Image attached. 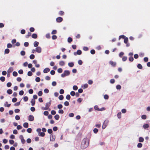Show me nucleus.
<instances>
[{"label": "nucleus", "mask_w": 150, "mask_h": 150, "mask_svg": "<svg viewBox=\"0 0 150 150\" xmlns=\"http://www.w3.org/2000/svg\"><path fill=\"white\" fill-rule=\"evenodd\" d=\"M49 112L47 111H45L44 112V115L47 116L48 115Z\"/></svg>", "instance_id": "61"}, {"label": "nucleus", "mask_w": 150, "mask_h": 150, "mask_svg": "<svg viewBox=\"0 0 150 150\" xmlns=\"http://www.w3.org/2000/svg\"><path fill=\"white\" fill-rule=\"evenodd\" d=\"M34 116L32 115H30L28 116V120L30 121H32L34 120Z\"/></svg>", "instance_id": "5"}, {"label": "nucleus", "mask_w": 150, "mask_h": 150, "mask_svg": "<svg viewBox=\"0 0 150 150\" xmlns=\"http://www.w3.org/2000/svg\"><path fill=\"white\" fill-rule=\"evenodd\" d=\"M68 65L70 67H73L74 65V64L73 62H69L68 63Z\"/></svg>", "instance_id": "27"}, {"label": "nucleus", "mask_w": 150, "mask_h": 150, "mask_svg": "<svg viewBox=\"0 0 150 150\" xmlns=\"http://www.w3.org/2000/svg\"><path fill=\"white\" fill-rule=\"evenodd\" d=\"M21 139V142L23 144H24L25 142V140L24 139L22 135H21L19 137Z\"/></svg>", "instance_id": "4"}, {"label": "nucleus", "mask_w": 150, "mask_h": 150, "mask_svg": "<svg viewBox=\"0 0 150 150\" xmlns=\"http://www.w3.org/2000/svg\"><path fill=\"white\" fill-rule=\"evenodd\" d=\"M109 63L110 65H111L113 67H115L116 65V63L112 61H110L109 62Z\"/></svg>", "instance_id": "10"}, {"label": "nucleus", "mask_w": 150, "mask_h": 150, "mask_svg": "<svg viewBox=\"0 0 150 150\" xmlns=\"http://www.w3.org/2000/svg\"><path fill=\"white\" fill-rule=\"evenodd\" d=\"M64 98V96L62 95H60L59 97V99L61 100H62Z\"/></svg>", "instance_id": "36"}, {"label": "nucleus", "mask_w": 150, "mask_h": 150, "mask_svg": "<svg viewBox=\"0 0 150 150\" xmlns=\"http://www.w3.org/2000/svg\"><path fill=\"white\" fill-rule=\"evenodd\" d=\"M121 87L120 85H117L116 88L117 89H120L121 88Z\"/></svg>", "instance_id": "51"}, {"label": "nucleus", "mask_w": 150, "mask_h": 150, "mask_svg": "<svg viewBox=\"0 0 150 150\" xmlns=\"http://www.w3.org/2000/svg\"><path fill=\"white\" fill-rule=\"evenodd\" d=\"M30 32H33L35 30V29L33 27H31L30 28Z\"/></svg>", "instance_id": "63"}, {"label": "nucleus", "mask_w": 150, "mask_h": 150, "mask_svg": "<svg viewBox=\"0 0 150 150\" xmlns=\"http://www.w3.org/2000/svg\"><path fill=\"white\" fill-rule=\"evenodd\" d=\"M78 87L74 85L73 86V88L74 90H77L78 89Z\"/></svg>", "instance_id": "39"}, {"label": "nucleus", "mask_w": 150, "mask_h": 150, "mask_svg": "<svg viewBox=\"0 0 150 150\" xmlns=\"http://www.w3.org/2000/svg\"><path fill=\"white\" fill-rule=\"evenodd\" d=\"M10 52V50L8 49H6L4 51V53L5 54H8Z\"/></svg>", "instance_id": "26"}, {"label": "nucleus", "mask_w": 150, "mask_h": 150, "mask_svg": "<svg viewBox=\"0 0 150 150\" xmlns=\"http://www.w3.org/2000/svg\"><path fill=\"white\" fill-rule=\"evenodd\" d=\"M35 56L34 54H31L30 56V59H33L35 58Z\"/></svg>", "instance_id": "29"}, {"label": "nucleus", "mask_w": 150, "mask_h": 150, "mask_svg": "<svg viewBox=\"0 0 150 150\" xmlns=\"http://www.w3.org/2000/svg\"><path fill=\"white\" fill-rule=\"evenodd\" d=\"M63 20V18L60 17H59L56 18V21L58 23L61 22Z\"/></svg>", "instance_id": "7"}, {"label": "nucleus", "mask_w": 150, "mask_h": 150, "mask_svg": "<svg viewBox=\"0 0 150 150\" xmlns=\"http://www.w3.org/2000/svg\"><path fill=\"white\" fill-rule=\"evenodd\" d=\"M31 33L30 32H28V34L25 36L26 38H28L29 37V36H31Z\"/></svg>", "instance_id": "28"}, {"label": "nucleus", "mask_w": 150, "mask_h": 150, "mask_svg": "<svg viewBox=\"0 0 150 150\" xmlns=\"http://www.w3.org/2000/svg\"><path fill=\"white\" fill-rule=\"evenodd\" d=\"M13 75L14 76H17L18 74L16 72L14 71L13 72Z\"/></svg>", "instance_id": "43"}, {"label": "nucleus", "mask_w": 150, "mask_h": 150, "mask_svg": "<svg viewBox=\"0 0 150 150\" xmlns=\"http://www.w3.org/2000/svg\"><path fill=\"white\" fill-rule=\"evenodd\" d=\"M55 119L56 120H58L59 118V116L58 114H57L54 116Z\"/></svg>", "instance_id": "15"}, {"label": "nucleus", "mask_w": 150, "mask_h": 150, "mask_svg": "<svg viewBox=\"0 0 150 150\" xmlns=\"http://www.w3.org/2000/svg\"><path fill=\"white\" fill-rule=\"evenodd\" d=\"M17 99L16 98H13L12 99V101L13 103L16 102L17 101Z\"/></svg>", "instance_id": "58"}, {"label": "nucleus", "mask_w": 150, "mask_h": 150, "mask_svg": "<svg viewBox=\"0 0 150 150\" xmlns=\"http://www.w3.org/2000/svg\"><path fill=\"white\" fill-rule=\"evenodd\" d=\"M57 71L59 73H61L62 72V69L61 68H59L57 70Z\"/></svg>", "instance_id": "41"}, {"label": "nucleus", "mask_w": 150, "mask_h": 150, "mask_svg": "<svg viewBox=\"0 0 150 150\" xmlns=\"http://www.w3.org/2000/svg\"><path fill=\"white\" fill-rule=\"evenodd\" d=\"M23 126L25 128H28V124L27 122H25L23 124Z\"/></svg>", "instance_id": "16"}, {"label": "nucleus", "mask_w": 150, "mask_h": 150, "mask_svg": "<svg viewBox=\"0 0 150 150\" xmlns=\"http://www.w3.org/2000/svg\"><path fill=\"white\" fill-rule=\"evenodd\" d=\"M137 67L138 68L140 69H142L143 68L142 65L140 64H139L137 65Z\"/></svg>", "instance_id": "23"}, {"label": "nucleus", "mask_w": 150, "mask_h": 150, "mask_svg": "<svg viewBox=\"0 0 150 150\" xmlns=\"http://www.w3.org/2000/svg\"><path fill=\"white\" fill-rule=\"evenodd\" d=\"M125 38V36L124 35H120L119 37V40H120L121 38H122L123 39H124Z\"/></svg>", "instance_id": "49"}, {"label": "nucleus", "mask_w": 150, "mask_h": 150, "mask_svg": "<svg viewBox=\"0 0 150 150\" xmlns=\"http://www.w3.org/2000/svg\"><path fill=\"white\" fill-rule=\"evenodd\" d=\"M82 53V52L80 50H78L76 52H75L74 53V54L75 55H76V54H78V55H80Z\"/></svg>", "instance_id": "8"}, {"label": "nucleus", "mask_w": 150, "mask_h": 150, "mask_svg": "<svg viewBox=\"0 0 150 150\" xmlns=\"http://www.w3.org/2000/svg\"><path fill=\"white\" fill-rule=\"evenodd\" d=\"M117 116L119 119H120L121 117V112H119L117 115Z\"/></svg>", "instance_id": "22"}, {"label": "nucleus", "mask_w": 150, "mask_h": 150, "mask_svg": "<svg viewBox=\"0 0 150 150\" xmlns=\"http://www.w3.org/2000/svg\"><path fill=\"white\" fill-rule=\"evenodd\" d=\"M47 132L49 134H51L52 132V131L51 129H48L47 130Z\"/></svg>", "instance_id": "59"}, {"label": "nucleus", "mask_w": 150, "mask_h": 150, "mask_svg": "<svg viewBox=\"0 0 150 150\" xmlns=\"http://www.w3.org/2000/svg\"><path fill=\"white\" fill-rule=\"evenodd\" d=\"M66 98L67 100H70L71 98V96L69 94L67 95L66 96Z\"/></svg>", "instance_id": "46"}, {"label": "nucleus", "mask_w": 150, "mask_h": 150, "mask_svg": "<svg viewBox=\"0 0 150 150\" xmlns=\"http://www.w3.org/2000/svg\"><path fill=\"white\" fill-rule=\"evenodd\" d=\"M67 40H68V42H69L70 43L72 41V39L71 38L69 37L68 38Z\"/></svg>", "instance_id": "33"}, {"label": "nucleus", "mask_w": 150, "mask_h": 150, "mask_svg": "<svg viewBox=\"0 0 150 150\" xmlns=\"http://www.w3.org/2000/svg\"><path fill=\"white\" fill-rule=\"evenodd\" d=\"M65 64L64 62L63 61H62L59 62V64L61 66H64Z\"/></svg>", "instance_id": "20"}, {"label": "nucleus", "mask_w": 150, "mask_h": 150, "mask_svg": "<svg viewBox=\"0 0 150 150\" xmlns=\"http://www.w3.org/2000/svg\"><path fill=\"white\" fill-rule=\"evenodd\" d=\"M36 51L38 53H40L42 51L41 48L40 47H38L36 48Z\"/></svg>", "instance_id": "6"}, {"label": "nucleus", "mask_w": 150, "mask_h": 150, "mask_svg": "<svg viewBox=\"0 0 150 150\" xmlns=\"http://www.w3.org/2000/svg\"><path fill=\"white\" fill-rule=\"evenodd\" d=\"M33 74L32 72L30 71H29L28 72V75L29 76H31Z\"/></svg>", "instance_id": "55"}, {"label": "nucleus", "mask_w": 150, "mask_h": 150, "mask_svg": "<svg viewBox=\"0 0 150 150\" xmlns=\"http://www.w3.org/2000/svg\"><path fill=\"white\" fill-rule=\"evenodd\" d=\"M137 147L139 148L142 147V144L141 143H139L137 145Z\"/></svg>", "instance_id": "34"}, {"label": "nucleus", "mask_w": 150, "mask_h": 150, "mask_svg": "<svg viewBox=\"0 0 150 150\" xmlns=\"http://www.w3.org/2000/svg\"><path fill=\"white\" fill-rule=\"evenodd\" d=\"M70 94L71 96H74L75 94V93L74 91H72L70 92Z\"/></svg>", "instance_id": "45"}, {"label": "nucleus", "mask_w": 150, "mask_h": 150, "mask_svg": "<svg viewBox=\"0 0 150 150\" xmlns=\"http://www.w3.org/2000/svg\"><path fill=\"white\" fill-rule=\"evenodd\" d=\"M124 40V42L125 43L127 44V43L128 41V39L127 38H125Z\"/></svg>", "instance_id": "30"}, {"label": "nucleus", "mask_w": 150, "mask_h": 150, "mask_svg": "<svg viewBox=\"0 0 150 150\" xmlns=\"http://www.w3.org/2000/svg\"><path fill=\"white\" fill-rule=\"evenodd\" d=\"M95 51L94 50H91L90 52L91 54H93L95 53Z\"/></svg>", "instance_id": "48"}, {"label": "nucleus", "mask_w": 150, "mask_h": 150, "mask_svg": "<svg viewBox=\"0 0 150 150\" xmlns=\"http://www.w3.org/2000/svg\"><path fill=\"white\" fill-rule=\"evenodd\" d=\"M64 93V91L63 89H61L59 91V93L60 94H63Z\"/></svg>", "instance_id": "56"}, {"label": "nucleus", "mask_w": 150, "mask_h": 150, "mask_svg": "<svg viewBox=\"0 0 150 150\" xmlns=\"http://www.w3.org/2000/svg\"><path fill=\"white\" fill-rule=\"evenodd\" d=\"M93 132L95 133H96L98 132V129L97 128H94L93 130Z\"/></svg>", "instance_id": "47"}, {"label": "nucleus", "mask_w": 150, "mask_h": 150, "mask_svg": "<svg viewBox=\"0 0 150 150\" xmlns=\"http://www.w3.org/2000/svg\"><path fill=\"white\" fill-rule=\"evenodd\" d=\"M13 70V69L12 67H11L9 68L8 70V72L10 73L11 72H12Z\"/></svg>", "instance_id": "17"}, {"label": "nucleus", "mask_w": 150, "mask_h": 150, "mask_svg": "<svg viewBox=\"0 0 150 150\" xmlns=\"http://www.w3.org/2000/svg\"><path fill=\"white\" fill-rule=\"evenodd\" d=\"M21 33L23 34H24L25 33V31L24 29H22L21 30Z\"/></svg>", "instance_id": "50"}, {"label": "nucleus", "mask_w": 150, "mask_h": 150, "mask_svg": "<svg viewBox=\"0 0 150 150\" xmlns=\"http://www.w3.org/2000/svg\"><path fill=\"white\" fill-rule=\"evenodd\" d=\"M11 105L10 104H8V102H6L5 104H4V106H6L7 107H9Z\"/></svg>", "instance_id": "18"}, {"label": "nucleus", "mask_w": 150, "mask_h": 150, "mask_svg": "<svg viewBox=\"0 0 150 150\" xmlns=\"http://www.w3.org/2000/svg\"><path fill=\"white\" fill-rule=\"evenodd\" d=\"M59 14L60 16H62L64 15V12L63 11H60L59 12Z\"/></svg>", "instance_id": "31"}, {"label": "nucleus", "mask_w": 150, "mask_h": 150, "mask_svg": "<svg viewBox=\"0 0 150 150\" xmlns=\"http://www.w3.org/2000/svg\"><path fill=\"white\" fill-rule=\"evenodd\" d=\"M11 85L12 84L11 82H8L7 83V86L8 87H9L11 86Z\"/></svg>", "instance_id": "60"}, {"label": "nucleus", "mask_w": 150, "mask_h": 150, "mask_svg": "<svg viewBox=\"0 0 150 150\" xmlns=\"http://www.w3.org/2000/svg\"><path fill=\"white\" fill-rule=\"evenodd\" d=\"M35 100L33 99H32L31 101V103L32 106H34L35 104Z\"/></svg>", "instance_id": "13"}, {"label": "nucleus", "mask_w": 150, "mask_h": 150, "mask_svg": "<svg viewBox=\"0 0 150 150\" xmlns=\"http://www.w3.org/2000/svg\"><path fill=\"white\" fill-rule=\"evenodd\" d=\"M144 141V138L142 137H140L139 138V141L140 142H143Z\"/></svg>", "instance_id": "24"}, {"label": "nucleus", "mask_w": 150, "mask_h": 150, "mask_svg": "<svg viewBox=\"0 0 150 150\" xmlns=\"http://www.w3.org/2000/svg\"><path fill=\"white\" fill-rule=\"evenodd\" d=\"M50 141H53L55 139V137H54L52 135H50Z\"/></svg>", "instance_id": "12"}, {"label": "nucleus", "mask_w": 150, "mask_h": 150, "mask_svg": "<svg viewBox=\"0 0 150 150\" xmlns=\"http://www.w3.org/2000/svg\"><path fill=\"white\" fill-rule=\"evenodd\" d=\"M141 117L142 119L145 120L146 118V115H143Z\"/></svg>", "instance_id": "44"}, {"label": "nucleus", "mask_w": 150, "mask_h": 150, "mask_svg": "<svg viewBox=\"0 0 150 150\" xmlns=\"http://www.w3.org/2000/svg\"><path fill=\"white\" fill-rule=\"evenodd\" d=\"M64 105L66 106H68L69 105V103L68 101H66L64 102Z\"/></svg>", "instance_id": "52"}, {"label": "nucleus", "mask_w": 150, "mask_h": 150, "mask_svg": "<svg viewBox=\"0 0 150 150\" xmlns=\"http://www.w3.org/2000/svg\"><path fill=\"white\" fill-rule=\"evenodd\" d=\"M7 93L9 94H11L12 93V91L11 89H9L7 91Z\"/></svg>", "instance_id": "19"}, {"label": "nucleus", "mask_w": 150, "mask_h": 150, "mask_svg": "<svg viewBox=\"0 0 150 150\" xmlns=\"http://www.w3.org/2000/svg\"><path fill=\"white\" fill-rule=\"evenodd\" d=\"M108 122L109 121L107 120H105L104 121L102 126V128L103 129H104L106 128L108 124Z\"/></svg>", "instance_id": "3"}, {"label": "nucleus", "mask_w": 150, "mask_h": 150, "mask_svg": "<svg viewBox=\"0 0 150 150\" xmlns=\"http://www.w3.org/2000/svg\"><path fill=\"white\" fill-rule=\"evenodd\" d=\"M51 100H50L49 102L47 103H46L45 107L44 108V110H48L49 107L50 106L51 104Z\"/></svg>", "instance_id": "2"}, {"label": "nucleus", "mask_w": 150, "mask_h": 150, "mask_svg": "<svg viewBox=\"0 0 150 150\" xmlns=\"http://www.w3.org/2000/svg\"><path fill=\"white\" fill-rule=\"evenodd\" d=\"M25 54V52L24 51H22L21 52V54L22 56H24Z\"/></svg>", "instance_id": "38"}, {"label": "nucleus", "mask_w": 150, "mask_h": 150, "mask_svg": "<svg viewBox=\"0 0 150 150\" xmlns=\"http://www.w3.org/2000/svg\"><path fill=\"white\" fill-rule=\"evenodd\" d=\"M89 140L87 138H85L83 139L81 144V148L82 149H84L87 148L89 144Z\"/></svg>", "instance_id": "1"}, {"label": "nucleus", "mask_w": 150, "mask_h": 150, "mask_svg": "<svg viewBox=\"0 0 150 150\" xmlns=\"http://www.w3.org/2000/svg\"><path fill=\"white\" fill-rule=\"evenodd\" d=\"M42 91H39V92H38V95L39 96H42Z\"/></svg>", "instance_id": "57"}, {"label": "nucleus", "mask_w": 150, "mask_h": 150, "mask_svg": "<svg viewBox=\"0 0 150 150\" xmlns=\"http://www.w3.org/2000/svg\"><path fill=\"white\" fill-rule=\"evenodd\" d=\"M50 69L49 68H46L43 70V72L45 73H46L50 71Z\"/></svg>", "instance_id": "9"}, {"label": "nucleus", "mask_w": 150, "mask_h": 150, "mask_svg": "<svg viewBox=\"0 0 150 150\" xmlns=\"http://www.w3.org/2000/svg\"><path fill=\"white\" fill-rule=\"evenodd\" d=\"M15 119L16 120H18L20 119V117L19 116L17 115L15 116Z\"/></svg>", "instance_id": "62"}, {"label": "nucleus", "mask_w": 150, "mask_h": 150, "mask_svg": "<svg viewBox=\"0 0 150 150\" xmlns=\"http://www.w3.org/2000/svg\"><path fill=\"white\" fill-rule=\"evenodd\" d=\"M32 129L31 128H28L27 129V132L29 133H30L32 132Z\"/></svg>", "instance_id": "53"}, {"label": "nucleus", "mask_w": 150, "mask_h": 150, "mask_svg": "<svg viewBox=\"0 0 150 150\" xmlns=\"http://www.w3.org/2000/svg\"><path fill=\"white\" fill-rule=\"evenodd\" d=\"M35 80L37 82H39L40 81V79L39 77H37L35 78Z\"/></svg>", "instance_id": "35"}, {"label": "nucleus", "mask_w": 150, "mask_h": 150, "mask_svg": "<svg viewBox=\"0 0 150 150\" xmlns=\"http://www.w3.org/2000/svg\"><path fill=\"white\" fill-rule=\"evenodd\" d=\"M63 107V106L62 104H59L57 105V108L58 109H61Z\"/></svg>", "instance_id": "42"}, {"label": "nucleus", "mask_w": 150, "mask_h": 150, "mask_svg": "<svg viewBox=\"0 0 150 150\" xmlns=\"http://www.w3.org/2000/svg\"><path fill=\"white\" fill-rule=\"evenodd\" d=\"M28 100V98L27 96H25L23 98V100L25 102L27 101Z\"/></svg>", "instance_id": "40"}, {"label": "nucleus", "mask_w": 150, "mask_h": 150, "mask_svg": "<svg viewBox=\"0 0 150 150\" xmlns=\"http://www.w3.org/2000/svg\"><path fill=\"white\" fill-rule=\"evenodd\" d=\"M39 45V42L37 41H35L34 43V45L35 47H37Z\"/></svg>", "instance_id": "21"}, {"label": "nucleus", "mask_w": 150, "mask_h": 150, "mask_svg": "<svg viewBox=\"0 0 150 150\" xmlns=\"http://www.w3.org/2000/svg\"><path fill=\"white\" fill-rule=\"evenodd\" d=\"M58 112L59 113L62 114L64 113V111L63 110L60 109L58 111Z\"/></svg>", "instance_id": "37"}, {"label": "nucleus", "mask_w": 150, "mask_h": 150, "mask_svg": "<svg viewBox=\"0 0 150 150\" xmlns=\"http://www.w3.org/2000/svg\"><path fill=\"white\" fill-rule=\"evenodd\" d=\"M5 78L4 76H1L0 78V80L2 82H4L5 81Z\"/></svg>", "instance_id": "32"}, {"label": "nucleus", "mask_w": 150, "mask_h": 150, "mask_svg": "<svg viewBox=\"0 0 150 150\" xmlns=\"http://www.w3.org/2000/svg\"><path fill=\"white\" fill-rule=\"evenodd\" d=\"M24 94V91H22L21 90L19 92V94L21 96L23 95Z\"/></svg>", "instance_id": "54"}, {"label": "nucleus", "mask_w": 150, "mask_h": 150, "mask_svg": "<svg viewBox=\"0 0 150 150\" xmlns=\"http://www.w3.org/2000/svg\"><path fill=\"white\" fill-rule=\"evenodd\" d=\"M149 127V125L147 124H145L143 125V127L144 129H147Z\"/></svg>", "instance_id": "25"}, {"label": "nucleus", "mask_w": 150, "mask_h": 150, "mask_svg": "<svg viewBox=\"0 0 150 150\" xmlns=\"http://www.w3.org/2000/svg\"><path fill=\"white\" fill-rule=\"evenodd\" d=\"M32 37L34 39H36L37 38V35L36 34L33 33L32 35Z\"/></svg>", "instance_id": "14"}, {"label": "nucleus", "mask_w": 150, "mask_h": 150, "mask_svg": "<svg viewBox=\"0 0 150 150\" xmlns=\"http://www.w3.org/2000/svg\"><path fill=\"white\" fill-rule=\"evenodd\" d=\"M51 113L52 115H54L56 113V112L54 110H52L51 111Z\"/></svg>", "instance_id": "64"}, {"label": "nucleus", "mask_w": 150, "mask_h": 150, "mask_svg": "<svg viewBox=\"0 0 150 150\" xmlns=\"http://www.w3.org/2000/svg\"><path fill=\"white\" fill-rule=\"evenodd\" d=\"M64 72L66 76L69 75L70 74L69 71L68 70H65Z\"/></svg>", "instance_id": "11"}]
</instances>
